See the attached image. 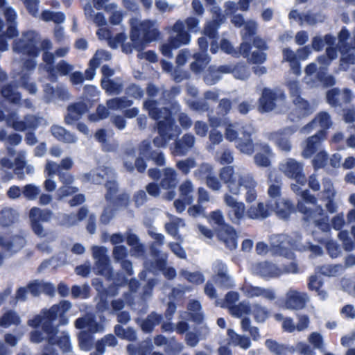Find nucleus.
I'll list each match as a JSON object with an SVG mask.
<instances>
[{
  "instance_id": "obj_11",
  "label": "nucleus",
  "mask_w": 355,
  "mask_h": 355,
  "mask_svg": "<svg viewBox=\"0 0 355 355\" xmlns=\"http://www.w3.org/2000/svg\"><path fill=\"white\" fill-rule=\"evenodd\" d=\"M216 274L213 276V281L221 288L230 289L234 286V282L228 275L227 266L222 261L216 262Z\"/></svg>"
},
{
  "instance_id": "obj_27",
  "label": "nucleus",
  "mask_w": 355,
  "mask_h": 355,
  "mask_svg": "<svg viewBox=\"0 0 355 355\" xmlns=\"http://www.w3.org/2000/svg\"><path fill=\"white\" fill-rule=\"evenodd\" d=\"M19 219L18 212L10 207H5L0 211V225L3 227L11 226Z\"/></svg>"
},
{
  "instance_id": "obj_19",
  "label": "nucleus",
  "mask_w": 355,
  "mask_h": 355,
  "mask_svg": "<svg viewBox=\"0 0 355 355\" xmlns=\"http://www.w3.org/2000/svg\"><path fill=\"white\" fill-rule=\"evenodd\" d=\"M308 300L307 293L292 291L287 295L286 306L291 309H302L305 307Z\"/></svg>"
},
{
  "instance_id": "obj_28",
  "label": "nucleus",
  "mask_w": 355,
  "mask_h": 355,
  "mask_svg": "<svg viewBox=\"0 0 355 355\" xmlns=\"http://www.w3.org/2000/svg\"><path fill=\"white\" fill-rule=\"evenodd\" d=\"M15 85L14 83H9L3 85L1 89V95L2 97L10 103L17 104L21 100V94L15 90Z\"/></svg>"
},
{
  "instance_id": "obj_41",
  "label": "nucleus",
  "mask_w": 355,
  "mask_h": 355,
  "mask_svg": "<svg viewBox=\"0 0 355 355\" xmlns=\"http://www.w3.org/2000/svg\"><path fill=\"white\" fill-rule=\"evenodd\" d=\"M251 308L249 302H241L237 305L230 307V311L232 315L241 318L243 313L246 315L251 313Z\"/></svg>"
},
{
  "instance_id": "obj_1",
  "label": "nucleus",
  "mask_w": 355,
  "mask_h": 355,
  "mask_svg": "<svg viewBox=\"0 0 355 355\" xmlns=\"http://www.w3.org/2000/svg\"><path fill=\"white\" fill-rule=\"evenodd\" d=\"M158 102L155 99L144 101V109L147 110L149 116L156 121V130L158 135L153 139L154 146L165 148L170 141L178 137L181 130L175 124V119L171 109L158 107Z\"/></svg>"
},
{
  "instance_id": "obj_8",
  "label": "nucleus",
  "mask_w": 355,
  "mask_h": 355,
  "mask_svg": "<svg viewBox=\"0 0 355 355\" xmlns=\"http://www.w3.org/2000/svg\"><path fill=\"white\" fill-rule=\"evenodd\" d=\"M286 98L284 91L277 92L269 87H264L258 101V110L261 113L270 112L276 107L277 101H285Z\"/></svg>"
},
{
  "instance_id": "obj_31",
  "label": "nucleus",
  "mask_w": 355,
  "mask_h": 355,
  "mask_svg": "<svg viewBox=\"0 0 355 355\" xmlns=\"http://www.w3.org/2000/svg\"><path fill=\"white\" fill-rule=\"evenodd\" d=\"M247 216L250 219H258V218H266L269 216V212L267 209L265 208L263 202H259L257 206H250L247 211Z\"/></svg>"
},
{
  "instance_id": "obj_15",
  "label": "nucleus",
  "mask_w": 355,
  "mask_h": 355,
  "mask_svg": "<svg viewBox=\"0 0 355 355\" xmlns=\"http://www.w3.org/2000/svg\"><path fill=\"white\" fill-rule=\"evenodd\" d=\"M218 239L223 241L227 248L230 250L236 249L238 246V236L235 229L232 225H225L217 231Z\"/></svg>"
},
{
  "instance_id": "obj_40",
  "label": "nucleus",
  "mask_w": 355,
  "mask_h": 355,
  "mask_svg": "<svg viewBox=\"0 0 355 355\" xmlns=\"http://www.w3.org/2000/svg\"><path fill=\"white\" fill-rule=\"evenodd\" d=\"M101 86L108 94H119L122 90L121 85L112 79L102 78Z\"/></svg>"
},
{
  "instance_id": "obj_14",
  "label": "nucleus",
  "mask_w": 355,
  "mask_h": 355,
  "mask_svg": "<svg viewBox=\"0 0 355 355\" xmlns=\"http://www.w3.org/2000/svg\"><path fill=\"white\" fill-rule=\"evenodd\" d=\"M254 270L257 275L265 279L278 277L282 275V269L269 261L256 263L254 266Z\"/></svg>"
},
{
  "instance_id": "obj_44",
  "label": "nucleus",
  "mask_w": 355,
  "mask_h": 355,
  "mask_svg": "<svg viewBox=\"0 0 355 355\" xmlns=\"http://www.w3.org/2000/svg\"><path fill=\"white\" fill-rule=\"evenodd\" d=\"M232 75L236 79L245 80L250 77V73L245 64L237 63L233 67Z\"/></svg>"
},
{
  "instance_id": "obj_5",
  "label": "nucleus",
  "mask_w": 355,
  "mask_h": 355,
  "mask_svg": "<svg viewBox=\"0 0 355 355\" xmlns=\"http://www.w3.org/2000/svg\"><path fill=\"white\" fill-rule=\"evenodd\" d=\"M265 346L273 355H288L294 354L296 351L302 355L316 354L311 346L304 342H298L295 347L289 344L279 343L275 340L268 338L265 341Z\"/></svg>"
},
{
  "instance_id": "obj_4",
  "label": "nucleus",
  "mask_w": 355,
  "mask_h": 355,
  "mask_svg": "<svg viewBox=\"0 0 355 355\" xmlns=\"http://www.w3.org/2000/svg\"><path fill=\"white\" fill-rule=\"evenodd\" d=\"M38 33L29 30L22 33L21 37L12 42V51L17 54H22L31 58H37L41 49L37 46Z\"/></svg>"
},
{
  "instance_id": "obj_62",
  "label": "nucleus",
  "mask_w": 355,
  "mask_h": 355,
  "mask_svg": "<svg viewBox=\"0 0 355 355\" xmlns=\"http://www.w3.org/2000/svg\"><path fill=\"white\" fill-rule=\"evenodd\" d=\"M309 341L313 345L314 348L318 349L321 352L324 351V347L323 346V338L320 333H311L309 336Z\"/></svg>"
},
{
  "instance_id": "obj_39",
  "label": "nucleus",
  "mask_w": 355,
  "mask_h": 355,
  "mask_svg": "<svg viewBox=\"0 0 355 355\" xmlns=\"http://www.w3.org/2000/svg\"><path fill=\"white\" fill-rule=\"evenodd\" d=\"M53 212L51 209H41L40 208L34 207L29 211L30 218H38L39 221L48 222L51 220Z\"/></svg>"
},
{
  "instance_id": "obj_52",
  "label": "nucleus",
  "mask_w": 355,
  "mask_h": 355,
  "mask_svg": "<svg viewBox=\"0 0 355 355\" xmlns=\"http://www.w3.org/2000/svg\"><path fill=\"white\" fill-rule=\"evenodd\" d=\"M286 86L288 89V93L293 99L301 98L302 89L300 83L297 80H289L286 83Z\"/></svg>"
},
{
  "instance_id": "obj_26",
  "label": "nucleus",
  "mask_w": 355,
  "mask_h": 355,
  "mask_svg": "<svg viewBox=\"0 0 355 355\" xmlns=\"http://www.w3.org/2000/svg\"><path fill=\"white\" fill-rule=\"evenodd\" d=\"M195 143V137L193 135L187 133L181 139L175 141V150L181 155H184L191 149Z\"/></svg>"
},
{
  "instance_id": "obj_17",
  "label": "nucleus",
  "mask_w": 355,
  "mask_h": 355,
  "mask_svg": "<svg viewBox=\"0 0 355 355\" xmlns=\"http://www.w3.org/2000/svg\"><path fill=\"white\" fill-rule=\"evenodd\" d=\"M284 173L289 178L295 179L297 182L304 184L306 178L303 174V165L295 159L289 158L285 165Z\"/></svg>"
},
{
  "instance_id": "obj_54",
  "label": "nucleus",
  "mask_w": 355,
  "mask_h": 355,
  "mask_svg": "<svg viewBox=\"0 0 355 355\" xmlns=\"http://www.w3.org/2000/svg\"><path fill=\"white\" fill-rule=\"evenodd\" d=\"M40 192L38 187L33 184H28L23 187L22 194L28 200H35Z\"/></svg>"
},
{
  "instance_id": "obj_10",
  "label": "nucleus",
  "mask_w": 355,
  "mask_h": 355,
  "mask_svg": "<svg viewBox=\"0 0 355 355\" xmlns=\"http://www.w3.org/2000/svg\"><path fill=\"white\" fill-rule=\"evenodd\" d=\"M252 132V128L250 126H243L240 129V136L236 142V148L241 153L248 155H252L254 152Z\"/></svg>"
},
{
  "instance_id": "obj_64",
  "label": "nucleus",
  "mask_w": 355,
  "mask_h": 355,
  "mask_svg": "<svg viewBox=\"0 0 355 355\" xmlns=\"http://www.w3.org/2000/svg\"><path fill=\"white\" fill-rule=\"evenodd\" d=\"M112 254L116 262L126 259L125 258L128 257L127 248L123 245H116L113 249Z\"/></svg>"
},
{
  "instance_id": "obj_32",
  "label": "nucleus",
  "mask_w": 355,
  "mask_h": 355,
  "mask_svg": "<svg viewBox=\"0 0 355 355\" xmlns=\"http://www.w3.org/2000/svg\"><path fill=\"white\" fill-rule=\"evenodd\" d=\"M21 323V319L19 315L14 310L6 311L0 319V326L8 328L12 324L19 325Z\"/></svg>"
},
{
  "instance_id": "obj_55",
  "label": "nucleus",
  "mask_w": 355,
  "mask_h": 355,
  "mask_svg": "<svg viewBox=\"0 0 355 355\" xmlns=\"http://www.w3.org/2000/svg\"><path fill=\"white\" fill-rule=\"evenodd\" d=\"M189 107L196 112H207L209 109V103L205 100L187 101Z\"/></svg>"
},
{
  "instance_id": "obj_30",
  "label": "nucleus",
  "mask_w": 355,
  "mask_h": 355,
  "mask_svg": "<svg viewBox=\"0 0 355 355\" xmlns=\"http://www.w3.org/2000/svg\"><path fill=\"white\" fill-rule=\"evenodd\" d=\"M78 345L81 350L89 352L93 348L94 337L88 331L82 330L78 335Z\"/></svg>"
},
{
  "instance_id": "obj_3",
  "label": "nucleus",
  "mask_w": 355,
  "mask_h": 355,
  "mask_svg": "<svg viewBox=\"0 0 355 355\" xmlns=\"http://www.w3.org/2000/svg\"><path fill=\"white\" fill-rule=\"evenodd\" d=\"M71 308L69 300H62L58 304H53L49 309H42L39 314L29 319L27 324L29 327L36 329L41 324L55 325L54 322L59 313H66Z\"/></svg>"
},
{
  "instance_id": "obj_21",
  "label": "nucleus",
  "mask_w": 355,
  "mask_h": 355,
  "mask_svg": "<svg viewBox=\"0 0 355 355\" xmlns=\"http://www.w3.org/2000/svg\"><path fill=\"white\" fill-rule=\"evenodd\" d=\"M274 209L279 218L287 220L295 212V207L290 200L279 199L275 202Z\"/></svg>"
},
{
  "instance_id": "obj_18",
  "label": "nucleus",
  "mask_w": 355,
  "mask_h": 355,
  "mask_svg": "<svg viewBox=\"0 0 355 355\" xmlns=\"http://www.w3.org/2000/svg\"><path fill=\"white\" fill-rule=\"evenodd\" d=\"M220 179L227 184L229 191L233 195H239V188L236 186V178L234 176V169L232 166L223 167L219 173Z\"/></svg>"
},
{
  "instance_id": "obj_48",
  "label": "nucleus",
  "mask_w": 355,
  "mask_h": 355,
  "mask_svg": "<svg viewBox=\"0 0 355 355\" xmlns=\"http://www.w3.org/2000/svg\"><path fill=\"white\" fill-rule=\"evenodd\" d=\"M218 23L208 21L203 29L202 33L209 39H218Z\"/></svg>"
},
{
  "instance_id": "obj_36",
  "label": "nucleus",
  "mask_w": 355,
  "mask_h": 355,
  "mask_svg": "<svg viewBox=\"0 0 355 355\" xmlns=\"http://www.w3.org/2000/svg\"><path fill=\"white\" fill-rule=\"evenodd\" d=\"M167 264L166 258L158 257L155 261H146L144 263V267L148 272L155 273L156 271H162L166 269Z\"/></svg>"
},
{
  "instance_id": "obj_60",
  "label": "nucleus",
  "mask_w": 355,
  "mask_h": 355,
  "mask_svg": "<svg viewBox=\"0 0 355 355\" xmlns=\"http://www.w3.org/2000/svg\"><path fill=\"white\" fill-rule=\"evenodd\" d=\"M263 51H252L250 57L249 56L248 58V62L254 64H261L264 63L267 60V54Z\"/></svg>"
},
{
  "instance_id": "obj_6",
  "label": "nucleus",
  "mask_w": 355,
  "mask_h": 355,
  "mask_svg": "<svg viewBox=\"0 0 355 355\" xmlns=\"http://www.w3.org/2000/svg\"><path fill=\"white\" fill-rule=\"evenodd\" d=\"M106 193L105 199L107 202L113 206L116 211L121 209H126L130 204V195L128 192H122L116 195L119 191V184L115 180H107L105 184Z\"/></svg>"
},
{
  "instance_id": "obj_61",
  "label": "nucleus",
  "mask_w": 355,
  "mask_h": 355,
  "mask_svg": "<svg viewBox=\"0 0 355 355\" xmlns=\"http://www.w3.org/2000/svg\"><path fill=\"white\" fill-rule=\"evenodd\" d=\"M44 96L43 100L46 103H51L55 98V91L53 85L46 83L43 85Z\"/></svg>"
},
{
  "instance_id": "obj_25",
  "label": "nucleus",
  "mask_w": 355,
  "mask_h": 355,
  "mask_svg": "<svg viewBox=\"0 0 355 355\" xmlns=\"http://www.w3.org/2000/svg\"><path fill=\"white\" fill-rule=\"evenodd\" d=\"M162 320L163 316L162 314L152 311L142 320L140 327L145 334H150L154 330L155 327L158 325Z\"/></svg>"
},
{
  "instance_id": "obj_20",
  "label": "nucleus",
  "mask_w": 355,
  "mask_h": 355,
  "mask_svg": "<svg viewBox=\"0 0 355 355\" xmlns=\"http://www.w3.org/2000/svg\"><path fill=\"white\" fill-rule=\"evenodd\" d=\"M50 132L58 141L64 144H75L78 141L74 133L59 125H52L50 128Z\"/></svg>"
},
{
  "instance_id": "obj_58",
  "label": "nucleus",
  "mask_w": 355,
  "mask_h": 355,
  "mask_svg": "<svg viewBox=\"0 0 355 355\" xmlns=\"http://www.w3.org/2000/svg\"><path fill=\"white\" fill-rule=\"evenodd\" d=\"M127 39V36L125 33L121 32L116 33L115 36H110L107 38V43L109 46L112 49H116L118 48L119 45L125 42Z\"/></svg>"
},
{
  "instance_id": "obj_59",
  "label": "nucleus",
  "mask_w": 355,
  "mask_h": 355,
  "mask_svg": "<svg viewBox=\"0 0 355 355\" xmlns=\"http://www.w3.org/2000/svg\"><path fill=\"white\" fill-rule=\"evenodd\" d=\"M324 20V17L322 16L320 13L312 14L310 12H306V13L302 14V22L305 21L306 24H308L310 26H314L318 21L323 22Z\"/></svg>"
},
{
  "instance_id": "obj_38",
  "label": "nucleus",
  "mask_w": 355,
  "mask_h": 355,
  "mask_svg": "<svg viewBox=\"0 0 355 355\" xmlns=\"http://www.w3.org/2000/svg\"><path fill=\"white\" fill-rule=\"evenodd\" d=\"M257 182L250 174L239 175L236 178V186L239 188V194L240 189L244 188L245 190L257 187Z\"/></svg>"
},
{
  "instance_id": "obj_37",
  "label": "nucleus",
  "mask_w": 355,
  "mask_h": 355,
  "mask_svg": "<svg viewBox=\"0 0 355 355\" xmlns=\"http://www.w3.org/2000/svg\"><path fill=\"white\" fill-rule=\"evenodd\" d=\"M245 210V204L243 202H239L236 205L232 207L231 211H229L228 216L233 223L239 224L244 217Z\"/></svg>"
},
{
  "instance_id": "obj_33",
  "label": "nucleus",
  "mask_w": 355,
  "mask_h": 355,
  "mask_svg": "<svg viewBox=\"0 0 355 355\" xmlns=\"http://www.w3.org/2000/svg\"><path fill=\"white\" fill-rule=\"evenodd\" d=\"M222 79V75L219 74L216 65H209L204 73L203 81L209 86L218 83Z\"/></svg>"
},
{
  "instance_id": "obj_51",
  "label": "nucleus",
  "mask_w": 355,
  "mask_h": 355,
  "mask_svg": "<svg viewBox=\"0 0 355 355\" xmlns=\"http://www.w3.org/2000/svg\"><path fill=\"white\" fill-rule=\"evenodd\" d=\"M220 49L223 53L231 55L234 58H239V53L236 51L232 42L227 38H222L220 41Z\"/></svg>"
},
{
  "instance_id": "obj_16",
  "label": "nucleus",
  "mask_w": 355,
  "mask_h": 355,
  "mask_svg": "<svg viewBox=\"0 0 355 355\" xmlns=\"http://www.w3.org/2000/svg\"><path fill=\"white\" fill-rule=\"evenodd\" d=\"M327 134L326 130H320L309 137L306 139V145L302 151V157L305 159L311 157L317 151L318 144L324 139Z\"/></svg>"
},
{
  "instance_id": "obj_22",
  "label": "nucleus",
  "mask_w": 355,
  "mask_h": 355,
  "mask_svg": "<svg viewBox=\"0 0 355 355\" xmlns=\"http://www.w3.org/2000/svg\"><path fill=\"white\" fill-rule=\"evenodd\" d=\"M195 331H188L185 334V341L188 346L194 347L197 346L200 340L205 339L209 333L207 325L196 327Z\"/></svg>"
},
{
  "instance_id": "obj_35",
  "label": "nucleus",
  "mask_w": 355,
  "mask_h": 355,
  "mask_svg": "<svg viewBox=\"0 0 355 355\" xmlns=\"http://www.w3.org/2000/svg\"><path fill=\"white\" fill-rule=\"evenodd\" d=\"M251 313L252 314L254 320L259 323H263L270 315V312L268 309L259 304H252Z\"/></svg>"
},
{
  "instance_id": "obj_49",
  "label": "nucleus",
  "mask_w": 355,
  "mask_h": 355,
  "mask_svg": "<svg viewBox=\"0 0 355 355\" xmlns=\"http://www.w3.org/2000/svg\"><path fill=\"white\" fill-rule=\"evenodd\" d=\"M293 103L300 110L301 114L303 116H309L312 113L310 104L305 98L301 97L293 99Z\"/></svg>"
},
{
  "instance_id": "obj_53",
  "label": "nucleus",
  "mask_w": 355,
  "mask_h": 355,
  "mask_svg": "<svg viewBox=\"0 0 355 355\" xmlns=\"http://www.w3.org/2000/svg\"><path fill=\"white\" fill-rule=\"evenodd\" d=\"M99 300L96 305L97 313H103L109 310V302L107 297V292L102 291L100 294H98Z\"/></svg>"
},
{
  "instance_id": "obj_34",
  "label": "nucleus",
  "mask_w": 355,
  "mask_h": 355,
  "mask_svg": "<svg viewBox=\"0 0 355 355\" xmlns=\"http://www.w3.org/2000/svg\"><path fill=\"white\" fill-rule=\"evenodd\" d=\"M323 284V281L321 279L318 280L315 275H311L309 279L308 288L310 291H316L320 299L324 301L327 298L328 294L324 290L320 289Z\"/></svg>"
},
{
  "instance_id": "obj_2",
  "label": "nucleus",
  "mask_w": 355,
  "mask_h": 355,
  "mask_svg": "<svg viewBox=\"0 0 355 355\" xmlns=\"http://www.w3.org/2000/svg\"><path fill=\"white\" fill-rule=\"evenodd\" d=\"M154 21L150 19L144 20L138 25L131 24L130 39L140 50H144L148 44L159 38L160 32L154 28Z\"/></svg>"
},
{
  "instance_id": "obj_13",
  "label": "nucleus",
  "mask_w": 355,
  "mask_h": 355,
  "mask_svg": "<svg viewBox=\"0 0 355 355\" xmlns=\"http://www.w3.org/2000/svg\"><path fill=\"white\" fill-rule=\"evenodd\" d=\"M296 131L297 128L294 125L286 127L275 132L272 135V139L280 150L284 152H289L292 148L289 137Z\"/></svg>"
},
{
  "instance_id": "obj_46",
  "label": "nucleus",
  "mask_w": 355,
  "mask_h": 355,
  "mask_svg": "<svg viewBox=\"0 0 355 355\" xmlns=\"http://www.w3.org/2000/svg\"><path fill=\"white\" fill-rule=\"evenodd\" d=\"M328 154L325 150L318 152L312 160V165L315 171L323 168L327 164Z\"/></svg>"
},
{
  "instance_id": "obj_47",
  "label": "nucleus",
  "mask_w": 355,
  "mask_h": 355,
  "mask_svg": "<svg viewBox=\"0 0 355 355\" xmlns=\"http://www.w3.org/2000/svg\"><path fill=\"white\" fill-rule=\"evenodd\" d=\"M196 166V162L193 157H188L186 159L178 161L176 163V167L183 174L187 175L189 173L191 168Z\"/></svg>"
},
{
  "instance_id": "obj_24",
  "label": "nucleus",
  "mask_w": 355,
  "mask_h": 355,
  "mask_svg": "<svg viewBox=\"0 0 355 355\" xmlns=\"http://www.w3.org/2000/svg\"><path fill=\"white\" fill-rule=\"evenodd\" d=\"M164 177L160 181V187L166 190L174 189L178 184L176 171L171 167H166L163 170Z\"/></svg>"
},
{
  "instance_id": "obj_12",
  "label": "nucleus",
  "mask_w": 355,
  "mask_h": 355,
  "mask_svg": "<svg viewBox=\"0 0 355 355\" xmlns=\"http://www.w3.org/2000/svg\"><path fill=\"white\" fill-rule=\"evenodd\" d=\"M67 114L64 116V123L72 125L74 121H79L83 114L89 111L87 104L84 101L70 103L67 107Z\"/></svg>"
},
{
  "instance_id": "obj_43",
  "label": "nucleus",
  "mask_w": 355,
  "mask_h": 355,
  "mask_svg": "<svg viewBox=\"0 0 355 355\" xmlns=\"http://www.w3.org/2000/svg\"><path fill=\"white\" fill-rule=\"evenodd\" d=\"M257 24L254 20H248L244 25V33L241 35L242 40H252L257 33Z\"/></svg>"
},
{
  "instance_id": "obj_50",
  "label": "nucleus",
  "mask_w": 355,
  "mask_h": 355,
  "mask_svg": "<svg viewBox=\"0 0 355 355\" xmlns=\"http://www.w3.org/2000/svg\"><path fill=\"white\" fill-rule=\"evenodd\" d=\"M94 322V315L93 313H86L82 317L78 318L75 320V327L78 329H83L86 327H89L92 322Z\"/></svg>"
},
{
  "instance_id": "obj_42",
  "label": "nucleus",
  "mask_w": 355,
  "mask_h": 355,
  "mask_svg": "<svg viewBox=\"0 0 355 355\" xmlns=\"http://www.w3.org/2000/svg\"><path fill=\"white\" fill-rule=\"evenodd\" d=\"M180 225L184 226V221L183 219L177 217L174 220L165 224L166 232L171 236L179 239H180V236L178 235Z\"/></svg>"
},
{
  "instance_id": "obj_9",
  "label": "nucleus",
  "mask_w": 355,
  "mask_h": 355,
  "mask_svg": "<svg viewBox=\"0 0 355 355\" xmlns=\"http://www.w3.org/2000/svg\"><path fill=\"white\" fill-rule=\"evenodd\" d=\"M42 121H44L45 123H46V120L42 116L28 114L24 116L22 120H19L17 118L13 119L11 126L15 130L19 132L36 130Z\"/></svg>"
},
{
  "instance_id": "obj_63",
  "label": "nucleus",
  "mask_w": 355,
  "mask_h": 355,
  "mask_svg": "<svg viewBox=\"0 0 355 355\" xmlns=\"http://www.w3.org/2000/svg\"><path fill=\"white\" fill-rule=\"evenodd\" d=\"M341 264L327 265L321 268V273L324 276H336L342 270Z\"/></svg>"
},
{
  "instance_id": "obj_7",
  "label": "nucleus",
  "mask_w": 355,
  "mask_h": 355,
  "mask_svg": "<svg viewBox=\"0 0 355 355\" xmlns=\"http://www.w3.org/2000/svg\"><path fill=\"white\" fill-rule=\"evenodd\" d=\"M40 327L46 335V341L49 346L58 345L63 353L71 352L70 336L67 332H63L62 336L58 337V326L41 324Z\"/></svg>"
},
{
  "instance_id": "obj_29",
  "label": "nucleus",
  "mask_w": 355,
  "mask_h": 355,
  "mask_svg": "<svg viewBox=\"0 0 355 355\" xmlns=\"http://www.w3.org/2000/svg\"><path fill=\"white\" fill-rule=\"evenodd\" d=\"M94 270H96L98 275L105 276L107 279L112 278L113 270L110 266V258L96 261Z\"/></svg>"
},
{
  "instance_id": "obj_57",
  "label": "nucleus",
  "mask_w": 355,
  "mask_h": 355,
  "mask_svg": "<svg viewBox=\"0 0 355 355\" xmlns=\"http://www.w3.org/2000/svg\"><path fill=\"white\" fill-rule=\"evenodd\" d=\"M340 93V89L338 87L331 88L326 92L327 102L332 107H336L339 105L338 96Z\"/></svg>"
},
{
  "instance_id": "obj_23",
  "label": "nucleus",
  "mask_w": 355,
  "mask_h": 355,
  "mask_svg": "<svg viewBox=\"0 0 355 355\" xmlns=\"http://www.w3.org/2000/svg\"><path fill=\"white\" fill-rule=\"evenodd\" d=\"M125 239L127 244L131 247V252L134 255L142 256L145 253V247L140 242L139 236L132 232L131 229H128L125 233Z\"/></svg>"
},
{
  "instance_id": "obj_56",
  "label": "nucleus",
  "mask_w": 355,
  "mask_h": 355,
  "mask_svg": "<svg viewBox=\"0 0 355 355\" xmlns=\"http://www.w3.org/2000/svg\"><path fill=\"white\" fill-rule=\"evenodd\" d=\"M125 94L135 99H141L144 95V92L139 85L131 83L126 87Z\"/></svg>"
},
{
  "instance_id": "obj_45",
  "label": "nucleus",
  "mask_w": 355,
  "mask_h": 355,
  "mask_svg": "<svg viewBox=\"0 0 355 355\" xmlns=\"http://www.w3.org/2000/svg\"><path fill=\"white\" fill-rule=\"evenodd\" d=\"M181 274L189 282L197 285L202 284L205 280L203 274L199 271L190 272L188 270H182Z\"/></svg>"
}]
</instances>
